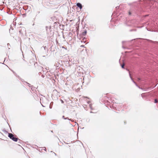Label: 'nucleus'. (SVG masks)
Returning <instances> with one entry per match:
<instances>
[{
  "label": "nucleus",
  "mask_w": 158,
  "mask_h": 158,
  "mask_svg": "<svg viewBox=\"0 0 158 158\" xmlns=\"http://www.w3.org/2000/svg\"><path fill=\"white\" fill-rule=\"evenodd\" d=\"M27 84L28 85H30V84H29V83H27Z\"/></svg>",
  "instance_id": "nucleus-24"
},
{
  "label": "nucleus",
  "mask_w": 158,
  "mask_h": 158,
  "mask_svg": "<svg viewBox=\"0 0 158 158\" xmlns=\"http://www.w3.org/2000/svg\"><path fill=\"white\" fill-rule=\"evenodd\" d=\"M61 101H62V102L63 103V101L62 100Z\"/></svg>",
  "instance_id": "nucleus-23"
},
{
  "label": "nucleus",
  "mask_w": 158,
  "mask_h": 158,
  "mask_svg": "<svg viewBox=\"0 0 158 158\" xmlns=\"http://www.w3.org/2000/svg\"><path fill=\"white\" fill-rule=\"evenodd\" d=\"M157 100L156 99L155 100V103H157Z\"/></svg>",
  "instance_id": "nucleus-11"
},
{
  "label": "nucleus",
  "mask_w": 158,
  "mask_h": 158,
  "mask_svg": "<svg viewBox=\"0 0 158 158\" xmlns=\"http://www.w3.org/2000/svg\"><path fill=\"white\" fill-rule=\"evenodd\" d=\"M63 118L64 119H68V118H65L64 117V116H63Z\"/></svg>",
  "instance_id": "nucleus-12"
},
{
  "label": "nucleus",
  "mask_w": 158,
  "mask_h": 158,
  "mask_svg": "<svg viewBox=\"0 0 158 158\" xmlns=\"http://www.w3.org/2000/svg\"><path fill=\"white\" fill-rule=\"evenodd\" d=\"M45 48H46V46H45V47H44V49H45Z\"/></svg>",
  "instance_id": "nucleus-17"
},
{
  "label": "nucleus",
  "mask_w": 158,
  "mask_h": 158,
  "mask_svg": "<svg viewBox=\"0 0 158 158\" xmlns=\"http://www.w3.org/2000/svg\"><path fill=\"white\" fill-rule=\"evenodd\" d=\"M69 120H70L72 121H73V120L72 121L71 119H68Z\"/></svg>",
  "instance_id": "nucleus-14"
},
{
  "label": "nucleus",
  "mask_w": 158,
  "mask_h": 158,
  "mask_svg": "<svg viewBox=\"0 0 158 158\" xmlns=\"http://www.w3.org/2000/svg\"><path fill=\"white\" fill-rule=\"evenodd\" d=\"M128 71H129V74H130V72L129 71V70H128Z\"/></svg>",
  "instance_id": "nucleus-18"
},
{
  "label": "nucleus",
  "mask_w": 158,
  "mask_h": 158,
  "mask_svg": "<svg viewBox=\"0 0 158 158\" xmlns=\"http://www.w3.org/2000/svg\"><path fill=\"white\" fill-rule=\"evenodd\" d=\"M141 96L143 98H144L145 97V94L143 93L141 94Z\"/></svg>",
  "instance_id": "nucleus-6"
},
{
  "label": "nucleus",
  "mask_w": 158,
  "mask_h": 158,
  "mask_svg": "<svg viewBox=\"0 0 158 158\" xmlns=\"http://www.w3.org/2000/svg\"><path fill=\"white\" fill-rule=\"evenodd\" d=\"M77 69H78L79 71H78V70H77V72L78 73H83V69H82V68H81L80 67H78L77 68Z\"/></svg>",
  "instance_id": "nucleus-2"
},
{
  "label": "nucleus",
  "mask_w": 158,
  "mask_h": 158,
  "mask_svg": "<svg viewBox=\"0 0 158 158\" xmlns=\"http://www.w3.org/2000/svg\"><path fill=\"white\" fill-rule=\"evenodd\" d=\"M77 7H78L80 9H82V6L81 4L80 3H77Z\"/></svg>",
  "instance_id": "nucleus-4"
},
{
  "label": "nucleus",
  "mask_w": 158,
  "mask_h": 158,
  "mask_svg": "<svg viewBox=\"0 0 158 158\" xmlns=\"http://www.w3.org/2000/svg\"><path fill=\"white\" fill-rule=\"evenodd\" d=\"M90 113H93V112L92 111H90Z\"/></svg>",
  "instance_id": "nucleus-22"
},
{
  "label": "nucleus",
  "mask_w": 158,
  "mask_h": 158,
  "mask_svg": "<svg viewBox=\"0 0 158 158\" xmlns=\"http://www.w3.org/2000/svg\"><path fill=\"white\" fill-rule=\"evenodd\" d=\"M89 107L90 108L91 110H93V108L92 107V105L91 104H89Z\"/></svg>",
  "instance_id": "nucleus-9"
},
{
  "label": "nucleus",
  "mask_w": 158,
  "mask_h": 158,
  "mask_svg": "<svg viewBox=\"0 0 158 158\" xmlns=\"http://www.w3.org/2000/svg\"><path fill=\"white\" fill-rule=\"evenodd\" d=\"M50 108H52V107H51V106H50Z\"/></svg>",
  "instance_id": "nucleus-21"
},
{
  "label": "nucleus",
  "mask_w": 158,
  "mask_h": 158,
  "mask_svg": "<svg viewBox=\"0 0 158 158\" xmlns=\"http://www.w3.org/2000/svg\"><path fill=\"white\" fill-rule=\"evenodd\" d=\"M87 103L88 104H90V101H87Z\"/></svg>",
  "instance_id": "nucleus-13"
},
{
  "label": "nucleus",
  "mask_w": 158,
  "mask_h": 158,
  "mask_svg": "<svg viewBox=\"0 0 158 158\" xmlns=\"http://www.w3.org/2000/svg\"><path fill=\"white\" fill-rule=\"evenodd\" d=\"M8 137L13 141L15 142H17L18 140L17 138L15 137L14 135L11 133L8 134Z\"/></svg>",
  "instance_id": "nucleus-1"
},
{
  "label": "nucleus",
  "mask_w": 158,
  "mask_h": 158,
  "mask_svg": "<svg viewBox=\"0 0 158 158\" xmlns=\"http://www.w3.org/2000/svg\"><path fill=\"white\" fill-rule=\"evenodd\" d=\"M124 64H123L122 65H121V67H122V68H124Z\"/></svg>",
  "instance_id": "nucleus-10"
},
{
  "label": "nucleus",
  "mask_w": 158,
  "mask_h": 158,
  "mask_svg": "<svg viewBox=\"0 0 158 158\" xmlns=\"http://www.w3.org/2000/svg\"><path fill=\"white\" fill-rule=\"evenodd\" d=\"M130 77L131 78V80L132 81H133V82L135 85L137 86L139 88V89H143L142 88H140V87L138 86L137 84L133 80V79H132V78L131 77V74H130Z\"/></svg>",
  "instance_id": "nucleus-3"
},
{
  "label": "nucleus",
  "mask_w": 158,
  "mask_h": 158,
  "mask_svg": "<svg viewBox=\"0 0 158 158\" xmlns=\"http://www.w3.org/2000/svg\"><path fill=\"white\" fill-rule=\"evenodd\" d=\"M129 15H131V13L130 12H129Z\"/></svg>",
  "instance_id": "nucleus-20"
},
{
  "label": "nucleus",
  "mask_w": 158,
  "mask_h": 158,
  "mask_svg": "<svg viewBox=\"0 0 158 158\" xmlns=\"http://www.w3.org/2000/svg\"><path fill=\"white\" fill-rule=\"evenodd\" d=\"M42 106H43V105H42Z\"/></svg>",
  "instance_id": "nucleus-25"
},
{
  "label": "nucleus",
  "mask_w": 158,
  "mask_h": 158,
  "mask_svg": "<svg viewBox=\"0 0 158 158\" xmlns=\"http://www.w3.org/2000/svg\"><path fill=\"white\" fill-rule=\"evenodd\" d=\"M53 153H54V155H55V156H56V153H55L54 152H53Z\"/></svg>",
  "instance_id": "nucleus-16"
},
{
  "label": "nucleus",
  "mask_w": 158,
  "mask_h": 158,
  "mask_svg": "<svg viewBox=\"0 0 158 158\" xmlns=\"http://www.w3.org/2000/svg\"><path fill=\"white\" fill-rule=\"evenodd\" d=\"M115 106H117V105L115 104H113V106L114 107V108H115L116 109V107H115Z\"/></svg>",
  "instance_id": "nucleus-7"
},
{
  "label": "nucleus",
  "mask_w": 158,
  "mask_h": 158,
  "mask_svg": "<svg viewBox=\"0 0 158 158\" xmlns=\"http://www.w3.org/2000/svg\"><path fill=\"white\" fill-rule=\"evenodd\" d=\"M128 71H129V74H130V72L129 71V70H128Z\"/></svg>",
  "instance_id": "nucleus-19"
},
{
  "label": "nucleus",
  "mask_w": 158,
  "mask_h": 158,
  "mask_svg": "<svg viewBox=\"0 0 158 158\" xmlns=\"http://www.w3.org/2000/svg\"><path fill=\"white\" fill-rule=\"evenodd\" d=\"M7 47L9 49H10V44H9V43H8L7 44Z\"/></svg>",
  "instance_id": "nucleus-8"
},
{
  "label": "nucleus",
  "mask_w": 158,
  "mask_h": 158,
  "mask_svg": "<svg viewBox=\"0 0 158 158\" xmlns=\"http://www.w3.org/2000/svg\"><path fill=\"white\" fill-rule=\"evenodd\" d=\"M87 33V31L86 30H85L82 33V35H86Z\"/></svg>",
  "instance_id": "nucleus-5"
},
{
  "label": "nucleus",
  "mask_w": 158,
  "mask_h": 158,
  "mask_svg": "<svg viewBox=\"0 0 158 158\" xmlns=\"http://www.w3.org/2000/svg\"><path fill=\"white\" fill-rule=\"evenodd\" d=\"M138 81H139V80H140V79L139 78H138Z\"/></svg>",
  "instance_id": "nucleus-15"
}]
</instances>
